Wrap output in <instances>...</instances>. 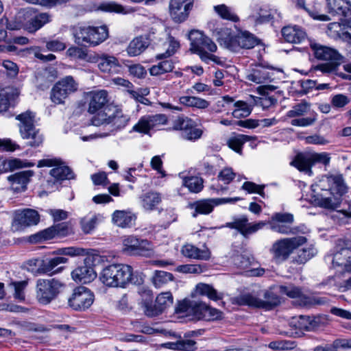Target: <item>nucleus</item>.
<instances>
[{
  "mask_svg": "<svg viewBox=\"0 0 351 351\" xmlns=\"http://www.w3.org/2000/svg\"><path fill=\"white\" fill-rule=\"evenodd\" d=\"M86 101L88 112L94 114L91 119L93 125L100 126L112 124L120 129L126 125L129 119L123 115L117 106L108 105V94L105 90H94L86 93Z\"/></svg>",
  "mask_w": 351,
  "mask_h": 351,
  "instance_id": "f257e3e1",
  "label": "nucleus"
},
{
  "mask_svg": "<svg viewBox=\"0 0 351 351\" xmlns=\"http://www.w3.org/2000/svg\"><path fill=\"white\" fill-rule=\"evenodd\" d=\"M217 40L221 45L234 52L241 49H252L258 43V39L248 32H241L234 34L230 29L226 27L217 31Z\"/></svg>",
  "mask_w": 351,
  "mask_h": 351,
  "instance_id": "f03ea898",
  "label": "nucleus"
},
{
  "mask_svg": "<svg viewBox=\"0 0 351 351\" xmlns=\"http://www.w3.org/2000/svg\"><path fill=\"white\" fill-rule=\"evenodd\" d=\"M38 167H53L49 171V177L45 187L49 191L58 189L64 180L74 178L72 170L58 158H44L38 162Z\"/></svg>",
  "mask_w": 351,
  "mask_h": 351,
  "instance_id": "7ed1b4c3",
  "label": "nucleus"
},
{
  "mask_svg": "<svg viewBox=\"0 0 351 351\" xmlns=\"http://www.w3.org/2000/svg\"><path fill=\"white\" fill-rule=\"evenodd\" d=\"M189 38L191 41V50L198 54L203 62L207 64L210 61L217 64L222 63V61L218 56L206 51L207 50L214 53L217 49L216 44L210 38L198 30H192L189 33Z\"/></svg>",
  "mask_w": 351,
  "mask_h": 351,
  "instance_id": "20e7f679",
  "label": "nucleus"
},
{
  "mask_svg": "<svg viewBox=\"0 0 351 351\" xmlns=\"http://www.w3.org/2000/svg\"><path fill=\"white\" fill-rule=\"evenodd\" d=\"M310 48L315 58L326 62L313 66V71H320L322 73H330L337 70L341 59L337 51L314 41L310 42Z\"/></svg>",
  "mask_w": 351,
  "mask_h": 351,
  "instance_id": "39448f33",
  "label": "nucleus"
},
{
  "mask_svg": "<svg viewBox=\"0 0 351 351\" xmlns=\"http://www.w3.org/2000/svg\"><path fill=\"white\" fill-rule=\"evenodd\" d=\"M328 13L332 16H341V23H330L328 29L330 35L339 38L342 37L343 31L351 21V4L347 0H328Z\"/></svg>",
  "mask_w": 351,
  "mask_h": 351,
  "instance_id": "423d86ee",
  "label": "nucleus"
},
{
  "mask_svg": "<svg viewBox=\"0 0 351 351\" xmlns=\"http://www.w3.org/2000/svg\"><path fill=\"white\" fill-rule=\"evenodd\" d=\"M132 267L128 265L112 264L106 267L100 274L99 279L108 287H124L132 282Z\"/></svg>",
  "mask_w": 351,
  "mask_h": 351,
  "instance_id": "0eeeda50",
  "label": "nucleus"
},
{
  "mask_svg": "<svg viewBox=\"0 0 351 351\" xmlns=\"http://www.w3.org/2000/svg\"><path fill=\"white\" fill-rule=\"evenodd\" d=\"M35 114L30 110L16 116L20 121L19 128L22 137L29 140L27 144L31 147H39L43 142V136L34 126Z\"/></svg>",
  "mask_w": 351,
  "mask_h": 351,
  "instance_id": "6e6552de",
  "label": "nucleus"
},
{
  "mask_svg": "<svg viewBox=\"0 0 351 351\" xmlns=\"http://www.w3.org/2000/svg\"><path fill=\"white\" fill-rule=\"evenodd\" d=\"M64 285L59 280L52 279H38L36 285V296L39 303L47 304L59 294Z\"/></svg>",
  "mask_w": 351,
  "mask_h": 351,
  "instance_id": "1a4fd4ad",
  "label": "nucleus"
},
{
  "mask_svg": "<svg viewBox=\"0 0 351 351\" xmlns=\"http://www.w3.org/2000/svg\"><path fill=\"white\" fill-rule=\"evenodd\" d=\"M306 241V238L303 236L281 239L274 243L271 252L276 258L285 261L295 249L304 245Z\"/></svg>",
  "mask_w": 351,
  "mask_h": 351,
  "instance_id": "9d476101",
  "label": "nucleus"
},
{
  "mask_svg": "<svg viewBox=\"0 0 351 351\" xmlns=\"http://www.w3.org/2000/svg\"><path fill=\"white\" fill-rule=\"evenodd\" d=\"M78 88L77 83L72 76H66L53 86L50 99L55 104H63L66 98Z\"/></svg>",
  "mask_w": 351,
  "mask_h": 351,
  "instance_id": "9b49d317",
  "label": "nucleus"
},
{
  "mask_svg": "<svg viewBox=\"0 0 351 351\" xmlns=\"http://www.w3.org/2000/svg\"><path fill=\"white\" fill-rule=\"evenodd\" d=\"M271 230L282 234H295L302 232L301 227H290L293 222V215L290 213H276L272 215L268 221Z\"/></svg>",
  "mask_w": 351,
  "mask_h": 351,
  "instance_id": "f8f14e48",
  "label": "nucleus"
},
{
  "mask_svg": "<svg viewBox=\"0 0 351 351\" xmlns=\"http://www.w3.org/2000/svg\"><path fill=\"white\" fill-rule=\"evenodd\" d=\"M264 299L261 300L256 296L247 293L241 295L236 298L239 305H248L256 308H262L270 310L278 306L280 301L279 297L271 291H266L264 293Z\"/></svg>",
  "mask_w": 351,
  "mask_h": 351,
  "instance_id": "ddd939ff",
  "label": "nucleus"
},
{
  "mask_svg": "<svg viewBox=\"0 0 351 351\" xmlns=\"http://www.w3.org/2000/svg\"><path fill=\"white\" fill-rule=\"evenodd\" d=\"M330 162V157L326 153L307 155L302 153L297 154L290 165L297 168L300 171L311 175V167L316 162H322L326 165Z\"/></svg>",
  "mask_w": 351,
  "mask_h": 351,
  "instance_id": "4468645a",
  "label": "nucleus"
},
{
  "mask_svg": "<svg viewBox=\"0 0 351 351\" xmlns=\"http://www.w3.org/2000/svg\"><path fill=\"white\" fill-rule=\"evenodd\" d=\"M173 129L180 131L182 138L194 142L199 139L203 130L197 128L196 123L189 117H180L174 121Z\"/></svg>",
  "mask_w": 351,
  "mask_h": 351,
  "instance_id": "2eb2a0df",
  "label": "nucleus"
},
{
  "mask_svg": "<svg viewBox=\"0 0 351 351\" xmlns=\"http://www.w3.org/2000/svg\"><path fill=\"white\" fill-rule=\"evenodd\" d=\"M206 305L205 302L200 300L184 299L178 302L176 312L191 317V319L204 320Z\"/></svg>",
  "mask_w": 351,
  "mask_h": 351,
  "instance_id": "dca6fc26",
  "label": "nucleus"
},
{
  "mask_svg": "<svg viewBox=\"0 0 351 351\" xmlns=\"http://www.w3.org/2000/svg\"><path fill=\"white\" fill-rule=\"evenodd\" d=\"M332 257L333 267H340L342 271H348L351 266V248L349 247L344 241L338 239L334 247Z\"/></svg>",
  "mask_w": 351,
  "mask_h": 351,
  "instance_id": "f3484780",
  "label": "nucleus"
},
{
  "mask_svg": "<svg viewBox=\"0 0 351 351\" xmlns=\"http://www.w3.org/2000/svg\"><path fill=\"white\" fill-rule=\"evenodd\" d=\"M93 293L85 287H76L68 300L70 307L75 311H85L93 303Z\"/></svg>",
  "mask_w": 351,
  "mask_h": 351,
  "instance_id": "a211bd4d",
  "label": "nucleus"
},
{
  "mask_svg": "<svg viewBox=\"0 0 351 351\" xmlns=\"http://www.w3.org/2000/svg\"><path fill=\"white\" fill-rule=\"evenodd\" d=\"M240 199L239 197L205 199L191 203L189 206L191 209L194 210L192 216L196 217L198 215L210 213L215 206L231 202H235Z\"/></svg>",
  "mask_w": 351,
  "mask_h": 351,
  "instance_id": "6ab92c4d",
  "label": "nucleus"
},
{
  "mask_svg": "<svg viewBox=\"0 0 351 351\" xmlns=\"http://www.w3.org/2000/svg\"><path fill=\"white\" fill-rule=\"evenodd\" d=\"M266 225L267 223L263 221H258L256 223H249L247 216L242 215L239 217L234 218L233 221L231 222L226 223L225 227L236 229L244 237H247L249 235L261 230Z\"/></svg>",
  "mask_w": 351,
  "mask_h": 351,
  "instance_id": "aec40b11",
  "label": "nucleus"
},
{
  "mask_svg": "<svg viewBox=\"0 0 351 351\" xmlns=\"http://www.w3.org/2000/svg\"><path fill=\"white\" fill-rule=\"evenodd\" d=\"M202 334L201 330H191L185 332L183 338L179 336V339L175 342H167L162 344V347L177 351H194L197 349V342L190 339Z\"/></svg>",
  "mask_w": 351,
  "mask_h": 351,
  "instance_id": "412c9836",
  "label": "nucleus"
},
{
  "mask_svg": "<svg viewBox=\"0 0 351 351\" xmlns=\"http://www.w3.org/2000/svg\"><path fill=\"white\" fill-rule=\"evenodd\" d=\"M280 293L291 298H298L300 306H311L315 304H323L326 300L323 298L306 296L302 293L299 287L292 285H282L279 287Z\"/></svg>",
  "mask_w": 351,
  "mask_h": 351,
  "instance_id": "4be33fe9",
  "label": "nucleus"
},
{
  "mask_svg": "<svg viewBox=\"0 0 351 351\" xmlns=\"http://www.w3.org/2000/svg\"><path fill=\"white\" fill-rule=\"evenodd\" d=\"M193 5V0H171L169 13L173 21L176 23H182L186 21Z\"/></svg>",
  "mask_w": 351,
  "mask_h": 351,
  "instance_id": "5701e85b",
  "label": "nucleus"
},
{
  "mask_svg": "<svg viewBox=\"0 0 351 351\" xmlns=\"http://www.w3.org/2000/svg\"><path fill=\"white\" fill-rule=\"evenodd\" d=\"M323 324V319L319 316L300 315L293 317L291 322V325L301 332L315 330Z\"/></svg>",
  "mask_w": 351,
  "mask_h": 351,
  "instance_id": "b1692460",
  "label": "nucleus"
},
{
  "mask_svg": "<svg viewBox=\"0 0 351 351\" xmlns=\"http://www.w3.org/2000/svg\"><path fill=\"white\" fill-rule=\"evenodd\" d=\"M93 60L97 62L99 69L104 73H115L119 71L121 67L118 59L113 56L97 55L93 56Z\"/></svg>",
  "mask_w": 351,
  "mask_h": 351,
  "instance_id": "393cba45",
  "label": "nucleus"
},
{
  "mask_svg": "<svg viewBox=\"0 0 351 351\" xmlns=\"http://www.w3.org/2000/svg\"><path fill=\"white\" fill-rule=\"evenodd\" d=\"M71 276L76 282L86 284L95 279L97 273L93 267L86 261L83 265L79 266L71 272Z\"/></svg>",
  "mask_w": 351,
  "mask_h": 351,
  "instance_id": "a878e982",
  "label": "nucleus"
},
{
  "mask_svg": "<svg viewBox=\"0 0 351 351\" xmlns=\"http://www.w3.org/2000/svg\"><path fill=\"white\" fill-rule=\"evenodd\" d=\"M223 165V158L214 154L204 158L199 165V169L202 174L213 176Z\"/></svg>",
  "mask_w": 351,
  "mask_h": 351,
  "instance_id": "bb28decb",
  "label": "nucleus"
},
{
  "mask_svg": "<svg viewBox=\"0 0 351 351\" xmlns=\"http://www.w3.org/2000/svg\"><path fill=\"white\" fill-rule=\"evenodd\" d=\"M68 259L62 256H56L51 258H47L42 261L39 268L37 270L38 274H45L49 276L60 273L62 269V267H57L60 264L67 262Z\"/></svg>",
  "mask_w": 351,
  "mask_h": 351,
  "instance_id": "cd10ccee",
  "label": "nucleus"
},
{
  "mask_svg": "<svg viewBox=\"0 0 351 351\" xmlns=\"http://www.w3.org/2000/svg\"><path fill=\"white\" fill-rule=\"evenodd\" d=\"M14 221L21 227L34 226L40 221V215L34 209H24L16 213Z\"/></svg>",
  "mask_w": 351,
  "mask_h": 351,
  "instance_id": "c85d7f7f",
  "label": "nucleus"
},
{
  "mask_svg": "<svg viewBox=\"0 0 351 351\" xmlns=\"http://www.w3.org/2000/svg\"><path fill=\"white\" fill-rule=\"evenodd\" d=\"M222 101L226 105L233 104L235 109L232 111V115L236 119L247 117L252 112L251 106L243 101H237L234 103V99L232 97L226 95L222 97Z\"/></svg>",
  "mask_w": 351,
  "mask_h": 351,
  "instance_id": "c756f323",
  "label": "nucleus"
},
{
  "mask_svg": "<svg viewBox=\"0 0 351 351\" xmlns=\"http://www.w3.org/2000/svg\"><path fill=\"white\" fill-rule=\"evenodd\" d=\"M34 171L31 170L22 171L8 176V180L12 183V187L16 191H24L30 178L33 176Z\"/></svg>",
  "mask_w": 351,
  "mask_h": 351,
  "instance_id": "7c9ffc66",
  "label": "nucleus"
},
{
  "mask_svg": "<svg viewBox=\"0 0 351 351\" xmlns=\"http://www.w3.org/2000/svg\"><path fill=\"white\" fill-rule=\"evenodd\" d=\"M246 79L256 84H264L272 80V75L268 69L262 66H256L247 73Z\"/></svg>",
  "mask_w": 351,
  "mask_h": 351,
  "instance_id": "2f4dec72",
  "label": "nucleus"
},
{
  "mask_svg": "<svg viewBox=\"0 0 351 351\" xmlns=\"http://www.w3.org/2000/svg\"><path fill=\"white\" fill-rule=\"evenodd\" d=\"M181 252L186 258L198 260H208L210 252L208 248L199 249L191 244H186L182 246Z\"/></svg>",
  "mask_w": 351,
  "mask_h": 351,
  "instance_id": "473e14b6",
  "label": "nucleus"
},
{
  "mask_svg": "<svg viewBox=\"0 0 351 351\" xmlns=\"http://www.w3.org/2000/svg\"><path fill=\"white\" fill-rule=\"evenodd\" d=\"M282 34L288 43H300L306 38V33L298 26H287L282 29Z\"/></svg>",
  "mask_w": 351,
  "mask_h": 351,
  "instance_id": "72a5a7b5",
  "label": "nucleus"
},
{
  "mask_svg": "<svg viewBox=\"0 0 351 351\" xmlns=\"http://www.w3.org/2000/svg\"><path fill=\"white\" fill-rule=\"evenodd\" d=\"M143 36L146 40L149 41V45L155 46L160 45L165 43V38L167 36V33L161 25H157L152 27L148 32Z\"/></svg>",
  "mask_w": 351,
  "mask_h": 351,
  "instance_id": "f704fd0d",
  "label": "nucleus"
},
{
  "mask_svg": "<svg viewBox=\"0 0 351 351\" xmlns=\"http://www.w3.org/2000/svg\"><path fill=\"white\" fill-rule=\"evenodd\" d=\"M25 20L27 22L24 23V29L29 33H34L40 29L43 26L39 22L38 19L36 15V12L34 8H28L24 9L22 12Z\"/></svg>",
  "mask_w": 351,
  "mask_h": 351,
  "instance_id": "c9c22d12",
  "label": "nucleus"
},
{
  "mask_svg": "<svg viewBox=\"0 0 351 351\" xmlns=\"http://www.w3.org/2000/svg\"><path fill=\"white\" fill-rule=\"evenodd\" d=\"M112 222L119 227H130L136 220V216L130 211L115 210L112 215Z\"/></svg>",
  "mask_w": 351,
  "mask_h": 351,
  "instance_id": "e433bc0d",
  "label": "nucleus"
},
{
  "mask_svg": "<svg viewBox=\"0 0 351 351\" xmlns=\"http://www.w3.org/2000/svg\"><path fill=\"white\" fill-rule=\"evenodd\" d=\"M292 2L294 3L295 7L297 9L304 11L313 19L321 21H328L330 20V18L328 16L319 14L317 6L314 5L313 7L310 8L308 5L306 4L305 0H293Z\"/></svg>",
  "mask_w": 351,
  "mask_h": 351,
  "instance_id": "4c0bfd02",
  "label": "nucleus"
},
{
  "mask_svg": "<svg viewBox=\"0 0 351 351\" xmlns=\"http://www.w3.org/2000/svg\"><path fill=\"white\" fill-rule=\"evenodd\" d=\"M326 182L330 185L329 191L332 195L341 196L346 193L347 188L341 175L328 176Z\"/></svg>",
  "mask_w": 351,
  "mask_h": 351,
  "instance_id": "58836bf2",
  "label": "nucleus"
},
{
  "mask_svg": "<svg viewBox=\"0 0 351 351\" xmlns=\"http://www.w3.org/2000/svg\"><path fill=\"white\" fill-rule=\"evenodd\" d=\"M149 46V41L144 36H140L130 41L127 47L128 54L131 56H136L142 53Z\"/></svg>",
  "mask_w": 351,
  "mask_h": 351,
  "instance_id": "ea45409f",
  "label": "nucleus"
},
{
  "mask_svg": "<svg viewBox=\"0 0 351 351\" xmlns=\"http://www.w3.org/2000/svg\"><path fill=\"white\" fill-rule=\"evenodd\" d=\"M141 205L147 210H152L161 202V197L158 193L147 192L141 196Z\"/></svg>",
  "mask_w": 351,
  "mask_h": 351,
  "instance_id": "a19ab883",
  "label": "nucleus"
},
{
  "mask_svg": "<svg viewBox=\"0 0 351 351\" xmlns=\"http://www.w3.org/2000/svg\"><path fill=\"white\" fill-rule=\"evenodd\" d=\"M250 141V136L241 134H233L227 140L228 146L237 153L241 154L243 145Z\"/></svg>",
  "mask_w": 351,
  "mask_h": 351,
  "instance_id": "79ce46f5",
  "label": "nucleus"
},
{
  "mask_svg": "<svg viewBox=\"0 0 351 351\" xmlns=\"http://www.w3.org/2000/svg\"><path fill=\"white\" fill-rule=\"evenodd\" d=\"M173 301V298L171 292L161 293L156 298V304L158 306V310L155 312L152 311L149 314H161L167 308L172 305Z\"/></svg>",
  "mask_w": 351,
  "mask_h": 351,
  "instance_id": "37998d69",
  "label": "nucleus"
},
{
  "mask_svg": "<svg viewBox=\"0 0 351 351\" xmlns=\"http://www.w3.org/2000/svg\"><path fill=\"white\" fill-rule=\"evenodd\" d=\"M136 252H133L132 256H141L151 257L154 254L153 244L147 239H138V244H136Z\"/></svg>",
  "mask_w": 351,
  "mask_h": 351,
  "instance_id": "c03bdc74",
  "label": "nucleus"
},
{
  "mask_svg": "<svg viewBox=\"0 0 351 351\" xmlns=\"http://www.w3.org/2000/svg\"><path fill=\"white\" fill-rule=\"evenodd\" d=\"M196 293L201 295H205L208 297L210 300L217 301L219 300L222 299V294L218 293L216 289H215L213 286L204 284V283H199L196 285Z\"/></svg>",
  "mask_w": 351,
  "mask_h": 351,
  "instance_id": "a18cd8bd",
  "label": "nucleus"
},
{
  "mask_svg": "<svg viewBox=\"0 0 351 351\" xmlns=\"http://www.w3.org/2000/svg\"><path fill=\"white\" fill-rule=\"evenodd\" d=\"M179 101L181 104L198 109H206L210 105L207 100L197 97L182 96L180 97Z\"/></svg>",
  "mask_w": 351,
  "mask_h": 351,
  "instance_id": "49530a36",
  "label": "nucleus"
},
{
  "mask_svg": "<svg viewBox=\"0 0 351 351\" xmlns=\"http://www.w3.org/2000/svg\"><path fill=\"white\" fill-rule=\"evenodd\" d=\"M141 306L145 314L148 317H155L158 315H151L152 311L155 312L158 310L156 304H153L154 295L150 291H146L142 294Z\"/></svg>",
  "mask_w": 351,
  "mask_h": 351,
  "instance_id": "de8ad7c7",
  "label": "nucleus"
},
{
  "mask_svg": "<svg viewBox=\"0 0 351 351\" xmlns=\"http://www.w3.org/2000/svg\"><path fill=\"white\" fill-rule=\"evenodd\" d=\"M174 67V62L172 60H165L153 65L149 69V73L151 75L158 76L171 72Z\"/></svg>",
  "mask_w": 351,
  "mask_h": 351,
  "instance_id": "09e8293b",
  "label": "nucleus"
},
{
  "mask_svg": "<svg viewBox=\"0 0 351 351\" xmlns=\"http://www.w3.org/2000/svg\"><path fill=\"white\" fill-rule=\"evenodd\" d=\"M91 26H83L75 28L73 33L75 41L79 45L88 43L91 45Z\"/></svg>",
  "mask_w": 351,
  "mask_h": 351,
  "instance_id": "8fccbe9b",
  "label": "nucleus"
},
{
  "mask_svg": "<svg viewBox=\"0 0 351 351\" xmlns=\"http://www.w3.org/2000/svg\"><path fill=\"white\" fill-rule=\"evenodd\" d=\"M91 45L96 46L104 42L108 37V29L106 25L91 26Z\"/></svg>",
  "mask_w": 351,
  "mask_h": 351,
  "instance_id": "3c124183",
  "label": "nucleus"
},
{
  "mask_svg": "<svg viewBox=\"0 0 351 351\" xmlns=\"http://www.w3.org/2000/svg\"><path fill=\"white\" fill-rule=\"evenodd\" d=\"M27 162L18 159L14 158L8 160H5L3 158H0V173L7 171H14L17 169H21L24 167H27Z\"/></svg>",
  "mask_w": 351,
  "mask_h": 351,
  "instance_id": "603ef678",
  "label": "nucleus"
},
{
  "mask_svg": "<svg viewBox=\"0 0 351 351\" xmlns=\"http://www.w3.org/2000/svg\"><path fill=\"white\" fill-rule=\"evenodd\" d=\"M173 280L172 274L164 271H156L152 277V282L156 288H160Z\"/></svg>",
  "mask_w": 351,
  "mask_h": 351,
  "instance_id": "864d4df0",
  "label": "nucleus"
},
{
  "mask_svg": "<svg viewBox=\"0 0 351 351\" xmlns=\"http://www.w3.org/2000/svg\"><path fill=\"white\" fill-rule=\"evenodd\" d=\"M168 44V47L166 51L163 53L157 55V59H162L164 58L173 56L180 48V43L173 36L167 34V36L165 38Z\"/></svg>",
  "mask_w": 351,
  "mask_h": 351,
  "instance_id": "5fc2aeb1",
  "label": "nucleus"
},
{
  "mask_svg": "<svg viewBox=\"0 0 351 351\" xmlns=\"http://www.w3.org/2000/svg\"><path fill=\"white\" fill-rule=\"evenodd\" d=\"M256 13L251 14L250 18L253 19L256 25L268 23L274 18L271 11H267L261 8L256 7Z\"/></svg>",
  "mask_w": 351,
  "mask_h": 351,
  "instance_id": "6e6d98bb",
  "label": "nucleus"
},
{
  "mask_svg": "<svg viewBox=\"0 0 351 351\" xmlns=\"http://www.w3.org/2000/svg\"><path fill=\"white\" fill-rule=\"evenodd\" d=\"M183 185L192 193H199L203 189V180L197 176L186 177L183 179Z\"/></svg>",
  "mask_w": 351,
  "mask_h": 351,
  "instance_id": "4d7b16f0",
  "label": "nucleus"
},
{
  "mask_svg": "<svg viewBox=\"0 0 351 351\" xmlns=\"http://www.w3.org/2000/svg\"><path fill=\"white\" fill-rule=\"evenodd\" d=\"M252 259L250 256L239 254L238 252L231 256L232 263L241 269H247L252 265Z\"/></svg>",
  "mask_w": 351,
  "mask_h": 351,
  "instance_id": "13d9d810",
  "label": "nucleus"
},
{
  "mask_svg": "<svg viewBox=\"0 0 351 351\" xmlns=\"http://www.w3.org/2000/svg\"><path fill=\"white\" fill-rule=\"evenodd\" d=\"M13 96L12 88L8 86L0 88V112L6 111L10 105V99Z\"/></svg>",
  "mask_w": 351,
  "mask_h": 351,
  "instance_id": "bf43d9fd",
  "label": "nucleus"
},
{
  "mask_svg": "<svg viewBox=\"0 0 351 351\" xmlns=\"http://www.w3.org/2000/svg\"><path fill=\"white\" fill-rule=\"evenodd\" d=\"M214 10L223 19L229 20L233 22H237L239 21V17L232 12L230 8L224 4L215 6Z\"/></svg>",
  "mask_w": 351,
  "mask_h": 351,
  "instance_id": "052dcab7",
  "label": "nucleus"
},
{
  "mask_svg": "<svg viewBox=\"0 0 351 351\" xmlns=\"http://www.w3.org/2000/svg\"><path fill=\"white\" fill-rule=\"evenodd\" d=\"M27 285L25 280L12 282L10 284V287L14 290V298L18 301L22 302L25 300V289Z\"/></svg>",
  "mask_w": 351,
  "mask_h": 351,
  "instance_id": "680f3d73",
  "label": "nucleus"
},
{
  "mask_svg": "<svg viewBox=\"0 0 351 351\" xmlns=\"http://www.w3.org/2000/svg\"><path fill=\"white\" fill-rule=\"evenodd\" d=\"M98 217L97 215L82 218L80 221V224L83 232L86 234L90 233L96 227Z\"/></svg>",
  "mask_w": 351,
  "mask_h": 351,
  "instance_id": "e2e57ef3",
  "label": "nucleus"
},
{
  "mask_svg": "<svg viewBox=\"0 0 351 351\" xmlns=\"http://www.w3.org/2000/svg\"><path fill=\"white\" fill-rule=\"evenodd\" d=\"M98 9L107 12H116L123 14H126L128 12L125 10V8L121 5L118 4L114 1L102 3L99 5Z\"/></svg>",
  "mask_w": 351,
  "mask_h": 351,
  "instance_id": "0e129e2a",
  "label": "nucleus"
},
{
  "mask_svg": "<svg viewBox=\"0 0 351 351\" xmlns=\"http://www.w3.org/2000/svg\"><path fill=\"white\" fill-rule=\"evenodd\" d=\"M136 244H138V238L134 236H128L123 240V252L132 256L133 252H136Z\"/></svg>",
  "mask_w": 351,
  "mask_h": 351,
  "instance_id": "69168bd1",
  "label": "nucleus"
},
{
  "mask_svg": "<svg viewBox=\"0 0 351 351\" xmlns=\"http://www.w3.org/2000/svg\"><path fill=\"white\" fill-rule=\"evenodd\" d=\"M204 269L205 267L199 264H187L179 265L176 271L183 274H201Z\"/></svg>",
  "mask_w": 351,
  "mask_h": 351,
  "instance_id": "338daca9",
  "label": "nucleus"
},
{
  "mask_svg": "<svg viewBox=\"0 0 351 351\" xmlns=\"http://www.w3.org/2000/svg\"><path fill=\"white\" fill-rule=\"evenodd\" d=\"M146 116L150 125L151 130L160 125H166L168 121L167 117L163 114H148Z\"/></svg>",
  "mask_w": 351,
  "mask_h": 351,
  "instance_id": "774afa93",
  "label": "nucleus"
}]
</instances>
